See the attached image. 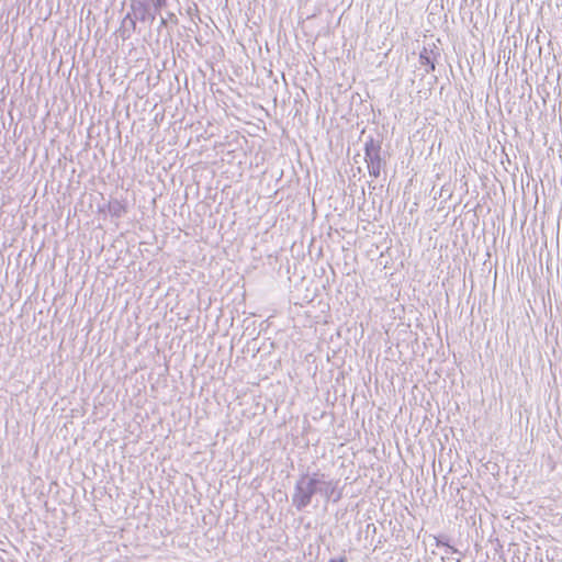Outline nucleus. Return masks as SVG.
<instances>
[{
    "instance_id": "1",
    "label": "nucleus",
    "mask_w": 562,
    "mask_h": 562,
    "mask_svg": "<svg viewBox=\"0 0 562 562\" xmlns=\"http://www.w3.org/2000/svg\"><path fill=\"white\" fill-rule=\"evenodd\" d=\"M339 480L319 471L303 473L295 482L291 496L292 506L302 512L314 499L318 503L321 498L325 504L329 502L338 503L342 497V487H339Z\"/></svg>"
},
{
    "instance_id": "2",
    "label": "nucleus",
    "mask_w": 562,
    "mask_h": 562,
    "mask_svg": "<svg viewBox=\"0 0 562 562\" xmlns=\"http://www.w3.org/2000/svg\"><path fill=\"white\" fill-rule=\"evenodd\" d=\"M364 161L367 162L369 175L378 178L386 161L382 158V138L369 135L363 146Z\"/></svg>"
},
{
    "instance_id": "3",
    "label": "nucleus",
    "mask_w": 562,
    "mask_h": 562,
    "mask_svg": "<svg viewBox=\"0 0 562 562\" xmlns=\"http://www.w3.org/2000/svg\"><path fill=\"white\" fill-rule=\"evenodd\" d=\"M371 531V540L370 546L373 547V550L382 549L383 543L387 542L390 537H395V541H397L398 533L395 536V529H359L358 536L361 538L364 535V539L367 540L370 536Z\"/></svg>"
},
{
    "instance_id": "4",
    "label": "nucleus",
    "mask_w": 562,
    "mask_h": 562,
    "mask_svg": "<svg viewBox=\"0 0 562 562\" xmlns=\"http://www.w3.org/2000/svg\"><path fill=\"white\" fill-rule=\"evenodd\" d=\"M136 19L133 18L131 13H127L123 19L121 26L119 29L120 35L123 40H127L132 36V34L136 30Z\"/></svg>"
},
{
    "instance_id": "5",
    "label": "nucleus",
    "mask_w": 562,
    "mask_h": 562,
    "mask_svg": "<svg viewBox=\"0 0 562 562\" xmlns=\"http://www.w3.org/2000/svg\"><path fill=\"white\" fill-rule=\"evenodd\" d=\"M108 211L112 217L116 218L122 217L127 212L126 205L119 200L110 201L108 205Z\"/></svg>"
},
{
    "instance_id": "6",
    "label": "nucleus",
    "mask_w": 562,
    "mask_h": 562,
    "mask_svg": "<svg viewBox=\"0 0 562 562\" xmlns=\"http://www.w3.org/2000/svg\"><path fill=\"white\" fill-rule=\"evenodd\" d=\"M430 53L426 47L419 53V61L423 66H426V72L434 71L435 60L430 57Z\"/></svg>"
},
{
    "instance_id": "7",
    "label": "nucleus",
    "mask_w": 562,
    "mask_h": 562,
    "mask_svg": "<svg viewBox=\"0 0 562 562\" xmlns=\"http://www.w3.org/2000/svg\"><path fill=\"white\" fill-rule=\"evenodd\" d=\"M434 540L436 541L437 546H443L447 548L446 552L449 551L456 552L452 546L449 544L448 540L443 536H434Z\"/></svg>"
},
{
    "instance_id": "8",
    "label": "nucleus",
    "mask_w": 562,
    "mask_h": 562,
    "mask_svg": "<svg viewBox=\"0 0 562 562\" xmlns=\"http://www.w3.org/2000/svg\"><path fill=\"white\" fill-rule=\"evenodd\" d=\"M167 5V0H154L155 13Z\"/></svg>"
},
{
    "instance_id": "9",
    "label": "nucleus",
    "mask_w": 562,
    "mask_h": 562,
    "mask_svg": "<svg viewBox=\"0 0 562 562\" xmlns=\"http://www.w3.org/2000/svg\"><path fill=\"white\" fill-rule=\"evenodd\" d=\"M166 25H167V19H166V18H164V16H161V18H160V23H159V29H160V27H164V26H166Z\"/></svg>"
},
{
    "instance_id": "10",
    "label": "nucleus",
    "mask_w": 562,
    "mask_h": 562,
    "mask_svg": "<svg viewBox=\"0 0 562 562\" xmlns=\"http://www.w3.org/2000/svg\"><path fill=\"white\" fill-rule=\"evenodd\" d=\"M328 562H346V559L345 558L331 559Z\"/></svg>"
},
{
    "instance_id": "11",
    "label": "nucleus",
    "mask_w": 562,
    "mask_h": 562,
    "mask_svg": "<svg viewBox=\"0 0 562 562\" xmlns=\"http://www.w3.org/2000/svg\"><path fill=\"white\" fill-rule=\"evenodd\" d=\"M168 19H170L171 21L177 22V18H176V15L173 13H169L168 14Z\"/></svg>"
},
{
    "instance_id": "12",
    "label": "nucleus",
    "mask_w": 562,
    "mask_h": 562,
    "mask_svg": "<svg viewBox=\"0 0 562 562\" xmlns=\"http://www.w3.org/2000/svg\"><path fill=\"white\" fill-rule=\"evenodd\" d=\"M397 546H400L398 543H391L390 547H393V548H396Z\"/></svg>"
},
{
    "instance_id": "13",
    "label": "nucleus",
    "mask_w": 562,
    "mask_h": 562,
    "mask_svg": "<svg viewBox=\"0 0 562 562\" xmlns=\"http://www.w3.org/2000/svg\"><path fill=\"white\" fill-rule=\"evenodd\" d=\"M373 526H374L373 524H368L367 528H370V527H373Z\"/></svg>"
}]
</instances>
